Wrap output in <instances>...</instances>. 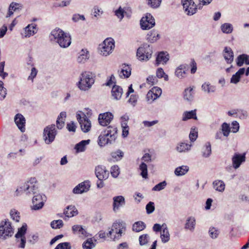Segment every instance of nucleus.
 <instances>
[{"label":"nucleus","mask_w":249,"mask_h":249,"mask_svg":"<svg viewBox=\"0 0 249 249\" xmlns=\"http://www.w3.org/2000/svg\"><path fill=\"white\" fill-rule=\"evenodd\" d=\"M245 154H240L235 153L232 158L233 167L236 169L239 168L241 163L245 161Z\"/></svg>","instance_id":"nucleus-15"},{"label":"nucleus","mask_w":249,"mask_h":249,"mask_svg":"<svg viewBox=\"0 0 249 249\" xmlns=\"http://www.w3.org/2000/svg\"><path fill=\"white\" fill-rule=\"evenodd\" d=\"M181 2L188 15H193L196 13L197 8L193 0H181Z\"/></svg>","instance_id":"nucleus-10"},{"label":"nucleus","mask_w":249,"mask_h":249,"mask_svg":"<svg viewBox=\"0 0 249 249\" xmlns=\"http://www.w3.org/2000/svg\"><path fill=\"white\" fill-rule=\"evenodd\" d=\"M76 119L80 124L82 130L86 133L89 132L91 128L90 121L84 113L79 111L76 113Z\"/></svg>","instance_id":"nucleus-8"},{"label":"nucleus","mask_w":249,"mask_h":249,"mask_svg":"<svg viewBox=\"0 0 249 249\" xmlns=\"http://www.w3.org/2000/svg\"><path fill=\"white\" fill-rule=\"evenodd\" d=\"M190 119H194L195 120L197 119L196 110H191L190 111H186L183 113L182 118L183 121H186Z\"/></svg>","instance_id":"nucleus-41"},{"label":"nucleus","mask_w":249,"mask_h":249,"mask_svg":"<svg viewBox=\"0 0 249 249\" xmlns=\"http://www.w3.org/2000/svg\"><path fill=\"white\" fill-rule=\"evenodd\" d=\"M220 29L223 33L228 34L232 33L233 26L231 23H225L221 25Z\"/></svg>","instance_id":"nucleus-43"},{"label":"nucleus","mask_w":249,"mask_h":249,"mask_svg":"<svg viewBox=\"0 0 249 249\" xmlns=\"http://www.w3.org/2000/svg\"><path fill=\"white\" fill-rule=\"evenodd\" d=\"M160 38V35L158 32L153 30L150 31L146 35V40L150 43H154L156 42Z\"/></svg>","instance_id":"nucleus-22"},{"label":"nucleus","mask_w":249,"mask_h":249,"mask_svg":"<svg viewBox=\"0 0 249 249\" xmlns=\"http://www.w3.org/2000/svg\"><path fill=\"white\" fill-rule=\"evenodd\" d=\"M110 174L114 178L118 177L120 174V169L118 165L112 166L110 169Z\"/></svg>","instance_id":"nucleus-54"},{"label":"nucleus","mask_w":249,"mask_h":249,"mask_svg":"<svg viewBox=\"0 0 249 249\" xmlns=\"http://www.w3.org/2000/svg\"><path fill=\"white\" fill-rule=\"evenodd\" d=\"M103 132L107 135V136L108 137L110 136V139L112 140L114 142H115L117 137V127L113 126H109L107 127L106 129Z\"/></svg>","instance_id":"nucleus-16"},{"label":"nucleus","mask_w":249,"mask_h":249,"mask_svg":"<svg viewBox=\"0 0 249 249\" xmlns=\"http://www.w3.org/2000/svg\"><path fill=\"white\" fill-rule=\"evenodd\" d=\"M220 130L222 131L223 135L227 137L231 132V128L229 124L226 123H223L221 125Z\"/></svg>","instance_id":"nucleus-46"},{"label":"nucleus","mask_w":249,"mask_h":249,"mask_svg":"<svg viewBox=\"0 0 249 249\" xmlns=\"http://www.w3.org/2000/svg\"><path fill=\"white\" fill-rule=\"evenodd\" d=\"M71 246L69 242H63L58 244L54 249H71Z\"/></svg>","instance_id":"nucleus-57"},{"label":"nucleus","mask_w":249,"mask_h":249,"mask_svg":"<svg viewBox=\"0 0 249 249\" xmlns=\"http://www.w3.org/2000/svg\"><path fill=\"white\" fill-rule=\"evenodd\" d=\"M162 0H147V4L153 8H158Z\"/></svg>","instance_id":"nucleus-52"},{"label":"nucleus","mask_w":249,"mask_h":249,"mask_svg":"<svg viewBox=\"0 0 249 249\" xmlns=\"http://www.w3.org/2000/svg\"><path fill=\"white\" fill-rule=\"evenodd\" d=\"M36 25L35 24H29L25 28V32L26 37H30L36 33Z\"/></svg>","instance_id":"nucleus-34"},{"label":"nucleus","mask_w":249,"mask_h":249,"mask_svg":"<svg viewBox=\"0 0 249 249\" xmlns=\"http://www.w3.org/2000/svg\"><path fill=\"white\" fill-rule=\"evenodd\" d=\"M139 169L141 170V175L142 176V177L144 178H148V175H147V165L144 162H142L139 166Z\"/></svg>","instance_id":"nucleus-49"},{"label":"nucleus","mask_w":249,"mask_h":249,"mask_svg":"<svg viewBox=\"0 0 249 249\" xmlns=\"http://www.w3.org/2000/svg\"><path fill=\"white\" fill-rule=\"evenodd\" d=\"M14 121L18 128L22 132L25 131V119L24 116L19 113L17 114L14 118Z\"/></svg>","instance_id":"nucleus-17"},{"label":"nucleus","mask_w":249,"mask_h":249,"mask_svg":"<svg viewBox=\"0 0 249 249\" xmlns=\"http://www.w3.org/2000/svg\"><path fill=\"white\" fill-rule=\"evenodd\" d=\"M189 167L186 165L179 166L175 169V174L177 176H181L186 174L189 171Z\"/></svg>","instance_id":"nucleus-38"},{"label":"nucleus","mask_w":249,"mask_h":249,"mask_svg":"<svg viewBox=\"0 0 249 249\" xmlns=\"http://www.w3.org/2000/svg\"><path fill=\"white\" fill-rule=\"evenodd\" d=\"M89 142V140H83L75 145V149L77 152H83L85 151L86 145H88Z\"/></svg>","instance_id":"nucleus-42"},{"label":"nucleus","mask_w":249,"mask_h":249,"mask_svg":"<svg viewBox=\"0 0 249 249\" xmlns=\"http://www.w3.org/2000/svg\"><path fill=\"white\" fill-rule=\"evenodd\" d=\"M95 245L93 242L91 238H89L85 241L82 245L83 249H92L95 247Z\"/></svg>","instance_id":"nucleus-51"},{"label":"nucleus","mask_w":249,"mask_h":249,"mask_svg":"<svg viewBox=\"0 0 249 249\" xmlns=\"http://www.w3.org/2000/svg\"><path fill=\"white\" fill-rule=\"evenodd\" d=\"M114 47V40L111 38H107L99 45V48L101 54L106 56L112 52Z\"/></svg>","instance_id":"nucleus-6"},{"label":"nucleus","mask_w":249,"mask_h":249,"mask_svg":"<svg viewBox=\"0 0 249 249\" xmlns=\"http://www.w3.org/2000/svg\"><path fill=\"white\" fill-rule=\"evenodd\" d=\"M146 98L147 101L151 103L158 98L157 96H156V95L154 94V92L150 90L146 95Z\"/></svg>","instance_id":"nucleus-59"},{"label":"nucleus","mask_w":249,"mask_h":249,"mask_svg":"<svg viewBox=\"0 0 249 249\" xmlns=\"http://www.w3.org/2000/svg\"><path fill=\"white\" fill-rule=\"evenodd\" d=\"M43 197H45V196H43ZM43 205V196L37 193V194L34 195L33 198L31 209L34 210H38L41 209Z\"/></svg>","instance_id":"nucleus-11"},{"label":"nucleus","mask_w":249,"mask_h":249,"mask_svg":"<svg viewBox=\"0 0 249 249\" xmlns=\"http://www.w3.org/2000/svg\"><path fill=\"white\" fill-rule=\"evenodd\" d=\"M66 117V112H61L59 115L58 116L57 120H56V126L58 129H61L64 125V121L63 120V118H65Z\"/></svg>","instance_id":"nucleus-39"},{"label":"nucleus","mask_w":249,"mask_h":249,"mask_svg":"<svg viewBox=\"0 0 249 249\" xmlns=\"http://www.w3.org/2000/svg\"><path fill=\"white\" fill-rule=\"evenodd\" d=\"M21 8L22 5L20 4L12 2L9 5L8 11L6 16V18L10 17L13 14L14 12H15L18 10L21 9Z\"/></svg>","instance_id":"nucleus-27"},{"label":"nucleus","mask_w":249,"mask_h":249,"mask_svg":"<svg viewBox=\"0 0 249 249\" xmlns=\"http://www.w3.org/2000/svg\"><path fill=\"white\" fill-rule=\"evenodd\" d=\"M95 173L96 177L99 180L107 179L109 177V171L106 167L102 165H98L95 167Z\"/></svg>","instance_id":"nucleus-12"},{"label":"nucleus","mask_w":249,"mask_h":249,"mask_svg":"<svg viewBox=\"0 0 249 249\" xmlns=\"http://www.w3.org/2000/svg\"><path fill=\"white\" fill-rule=\"evenodd\" d=\"M51 41L57 42L62 48H67L71 43V36L60 29L53 30L49 36Z\"/></svg>","instance_id":"nucleus-1"},{"label":"nucleus","mask_w":249,"mask_h":249,"mask_svg":"<svg viewBox=\"0 0 249 249\" xmlns=\"http://www.w3.org/2000/svg\"><path fill=\"white\" fill-rule=\"evenodd\" d=\"M152 53V47L146 44L138 49L137 56L140 60L147 61L151 57Z\"/></svg>","instance_id":"nucleus-7"},{"label":"nucleus","mask_w":249,"mask_h":249,"mask_svg":"<svg viewBox=\"0 0 249 249\" xmlns=\"http://www.w3.org/2000/svg\"><path fill=\"white\" fill-rule=\"evenodd\" d=\"M89 58L88 51L83 49L79 53L77 60L78 63H84Z\"/></svg>","instance_id":"nucleus-37"},{"label":"nucleus","mask_w":249,"mask_h":249,"mask_svg":"<svg viewBox=\"0 0 249 249\" xmlns=\"http://www.w3.org/2000/svg\"><path fill=\"white\" fill-rule=\"evenodd\" d=\"M149 236L147 234H143L139 237V242L141 246L146 245L148 242Z\"/></svg>","instance_id":"nucleus-60"},{"label":"nucleus","mask_w":249,"mask_h":249,"mask_svg":"<svg viewBox=\"0 0 249 249\" xmlns=\"http://www.w3.org/2000/svg\"><path fill=\"white\" fill-rule=\"evenodd\" d=\"M195 218L193 216H190L186 220V222L185 225V228L192 231L195 229Z\"/></svg>","instance_id":"nucleus-33"},{"label":"nucleus","mask_w":249,"mask_h":249,"mask_svg":"<svg viewBox=\"0 0 249 249\" xmlns=\"http://www.w3.org/2000/svg\"><path fill=\"white\" fill-rule=\"evenodd\" d=\"M11 217L13 220H15L16 222H18L20 219L19 213L15 209H12L10 211Z\"/></svg>","instance_id":"nucleus-55"},{"label":"nucleus","mask_w":249,"mask_h":249,"mask_svg":"<svg viewBox=\"0 0 249 249\" xmlns=\"http://www.w3.org/2000/svg\"><path fill=\"white\" fill-rule=\"evenodd\" d=\"M162 231L161 232L160 237L162 242L166 243L170 239V234L167 227L165 224H163L162 225Z\"/></svg>","instance_id":"nucleus-31"},{"label":"nucleus","mask_w":249,"mask_h":249,"mask_svg":"<svg viewBox=\"0 0 249 249\" xmlns=\"http://www.w3.org/2000/svg\"><path fill=\"white\" fill-rule=\"evenodd\" d=\"M213 187L215 190L220 192H223L225 190V184L221 180H216L213 182Z\"/></svg>","instance_id":"nucleus-36"},{"label":"nucleus","mask_w":249,"mask_h":249,"mask_svg":"<svg viewBox=\"0 0 249 249\" xmlns=\"http://www.w3.org/2000/svg\"><path fill=\"white\" fill-rule=\"evenodd\" d=\"M57 131L54 124H51L45 127L43 130V139L46 144L51 143L55 138Z\"/></svg>","instance_id":"nucleus-5"},{"label":"nucleus","mask_w":249,"mask_h":249,"mask_svg":"<svg viewBox=\"0 0 249 249\" xmlns=\"http://www.w3.org/2000/svg\"><path fill=\"white\" fill-rule=\"evenodd\" d=\"M90 183L89 181H85L79 183L73 189V193L75 194H82L87 192L89 190L90 188Z\"/></svg>","instance_id":"nucleus-13"},{"label":"nucleus","mask_w":249,"mask_h":249,"mask_svg":"<svg viewBox=\"0 0 249 249\" xmlns=\"http://www.w3.org/2000/svg\"><path fill=\"white\" fill-rule=\"evenodd\" d=\"M187 69L185 65H180L176 70L175 75L179 79H182L186 76Z\"/></svg>","instance_id":"nucleus-25"},{"label":"nucleus","mask_w":249,"mask_h":249,"mask_svg":"<svg viewBox=\"0 0 249 249\" xmlns=\"http://www.w3.org/2000/svg\"><path fill=\"white\" fill-rule=\"evenodd\" d=\"M193 88H189L185 89L184 92V99L188 101H191L194 97Z\"/></svg>","instance_id":"nucleus-40"},{"label":"nucleus","mask_w":249,"mask_h":249,"mask_svg":"<svg viewBox=\"0 0 249 249\" xmlns=\"http://www.w3.org/2000/svg\"><path fill=\"white\" fill-rule=\"evenodd\" d=\"M202 156L204 158H208L212 153L211 145L209 142H207L203 146L201 150Z\"/></svg>","instance_id":"nucleus-35"},{"label":"nucleus","mask_w":249,"mask_h":249,"mask_svg":"<svg viewBox=\"0 0 249 249\" xmlns=\"http://www.w3.org/2000/svg\"><path fill=\"white\" fill-rule=\"evenodd\" d=\"M167 183L165 181L160 182L155 185L153 188L152 190L154 191H160L163 190L166 186Z\"/></svg>","instance_id":"nucleus-58"},{"label":"nucleus","mask_w":249,"mask_h":249,"mask_svg":"<svg viewBox=\"0 0 249 249\" xmlns=\"http://www.w3.org/2000/svg\"><path fill=\"white\" fill-rule=\"evenodd\" d=\"M27 229V224L26 223H24L22 227L18 229V231L15 235L16 239H18L19 237H25L24 235L26 232Z\"/></svg>","instance_id":"nucleus-45"},{"label":"nucleus","mask_w":249,"mask_h":249,"mask_svg":"<svg viewBox=\"0 0 249 249\" xmlns=\"http://www.w3.org/2000/svg\"><path fill=\"white\" fill-rule=\"evenodd\" d=\"M145 228V225L143 222L138 221L135 222L133 225V230L136 232L142 231Z\"/></svg>","instance_id":"nucleus-48"},{"label":"nucleus","mask_w":249,"mask_h":249,"mask_svg":"<svg viewBox=\"0 0 249 249\" xmlns=\"http://www.w3.org/2000/svg\"><path fill=\"white\" fill-rule=\"evenodd\" d=\"M63 225V222L62 220H53L51 223V227L53 229H60Z\"/></svg>","instance_id":"nucleus-56"},{"label":"nucleus","mask_w":249,"mask_h":249,"mask_svg":"<svg viewBox=\"0 0 249 249\" xmlns=\"http://www.w3.org/2000/svg\"><path fill=\"white\" fill-rule=\"evenodd\" d=\"M192 144L181 142L177 144L176 149L179 153L187 152L191 150Z\"/></svg>","instance_id":"nucleus-26"},{"label":"nucleus","mask_w":249,"mask_h":249,"mask_svg":"<svg viewBox=\"0 0 249 249\" xmlns=\"http://www.w3.org/2000/svg\"><path fill=\"white\" fill-rule=\"evenodd\" d=\"M72 231L74 234H78L80 237L84 238L89 236V233L81 225L73 226Z\"/></svg>","instance_id":"nucleus-18"},{"label":"nucleus","mask_w":249,"mask_h":249,"mask_svg":"<svg viewBox=\"0 0 249 249\" xmlns=\"http://www.w3.org/2000/svg\"><path fill=\"white\" fill-rule=\"evenodd\" d=\"M140 25L142 30H149L155 26V19L150 14L147 13L141 19Z\"/></svg>","instance_id":"nucleus-9"},{"label":"nucleus","mask_w":249,"mask_h":249,"mask_svg":"<svg viewBox=\"0 0 249 249\" xmlns=\"http://www.w3.org/2000/svg\"><path fill=\"white\" fill-rule=\"evenodd\" d=\"M231 131L233 133H236L239 129V124L236 121H233L231 123V126L230 127Z\"/></svg>","instance_id":"nucleus-62"},{"label":"nucleus","mask_w":249,"mask_h":249,"mask_svg":"<svg viewBox=\"0 0 249 249\" xmlns=\"http://www.w3.org/2000/svg\"><path fill=\"white\" fill-rule=\"evenodd\" d=\"M169 60V56L166 53L161 52L159 53L157 56L156 64L158 66L160 64H165Z\"/></svg>","instance_id":"nucleus-21"},{"label":"nucleus","mask_w":249,"mask_h":249,"mask_svg":"<svg viewBox=\"0 0 249 249\" xmlns=\"http://www.w3.org/2000/svg\"><path fill=\"white\" fill-rule=\"evenodd\" d=\"M114 142L111 140L107 135L102 132L99 136L98 140V144L100 147L105 146L107 144H112Z\"/></svg>","instance_id":"nucleus-20"},{"label":"nucleus","mask_w":249,"mask_h":249,"mask_svg":"<svg viewBox=\"0 0 249 249\" xmlns=\"http://www.w3.org/2000/svg\"><path fill=\"white\" fill-rule=\"evenodd\" d=\"M220 233L219 230L214 227H211L209 230L210 236L213 239H216L218 237Z\"/></svg>","instance_id":"nucleus-47"},{"label":"nucleus","mask_w":249,"mask_h":249,"mask_svg":"<svg viewBox=\"0 0 249 249\" xmlns=\"http://www.w3.org/2000/svg\"><path fill=\"white\" fill-rule=\"evenodd\" d=\"M244 63L247 65L249 64V55L246 54L239 55L236 59L237 65L241 67Z\"/></svg>","instance_id":"nucleus-30"},{"label":"nucleus","mask_w":249,"mask_h":249,"mask_svg":"<svg viewBox=\"0 0 249 249\" xmlns=\"http://www.w3.org/2000/svg\"><path fill=\"white\" fill-rule=\"evenodd\" d=\"M122 69L119 73L120 77L128 78L131 75V69L130 66L125 64L123 65Z\"/></svg>","instance_id":"nucleus-29"},{"label":"nucleus","mask_w":249,"mask_h":249,"mask_svg":"<svg viewBox=\"0 0 249 249\" xmlns=\"http://www.w3.org/2000/svg\"><path fill=\"white\" fill-rule=\"evenodd\" d=\"M94 81V74L89 71H86L80 74L77 85L80 90L87 91L91 88Z\"/></svg>","instance_id":"nucleus-3"},{"label":"nucleus","mask_w":249,"mask_h":249,"mask_svg":"<svg viewBox=\"0 0 249 249\" xmlns=\"http://www.w3.org/2000/svg\"><path fill=\"white\" fill-rule=\"evenodd\" d=\"M113 207L114 211L118 210L121 206L125 204V199L124 197L122 196H115L113 198Z\"/></svg>","instance_id":"nucleus-19"},{"label":"nucleus","mask_w":249,"mask_h":249,"mask_svg":"<svg viewBox=\"0 0 249 249\" xmlns=\"http://www.w3.org/2000/svg\"><path fill=\"white\" fill-rule=\"evenodd\" d=\"M125 230V224L123 222H116L113 224L111 229L107 234L113 240L119 239L123 231Z\"/></svg>","instance_id":"nucleus-4"},{"label":"nucleus","mask_w":249,"mask_h":249,"mask_svg":"<svg viewBox=\"0 0 249 249\" xmlns=\"http://www.w3.org/2000/svg\"><path fill=\"white\" fill-rule=\"evenodd\" d=\"M197 138V132L195 130V129H191L190 135L189 138L191 142H193Z\"/></svg>","instance_id":"nucleus-63"},{"label":"nucleus","mask_w":249,"mask_h":249,"mask_svg":"<svg viewBox=\"0 0 249 249\" xmlns=\"http://www.w3.org/2000/svg\"><path fill=\"white\" fill-rule=\"evenodd\" d=\"M202 89L204 91L210 93L215 91V87L209 83L205 82L202 85Z\"/></svg>","instance_id":"nucleus-44"},{"label":"nucleus","mask_w":249,"mask_h":249,"mask_svg":"<svg viewBox=\"0 0 249 249\" xmlns=\"http://www.w3.org/2000/svg\"><path fill=\"white\" fill-rule=\"evenodd\" d=\"M245 72V68H240L236 73L233 74L231 79V83L236 84L240 80L241 77Z\"/></svg>","instance_id":"nucleus-28"},{"label":"nucleus","mask_w":249,"mask_h":249,"mask_svg":"<svg viewBox=\"0 0 249 249\" xmlns=\"http://www.w3.org/2000/svg\"><path fill=\"white\" fill-rule=\"evenodd\" d=\"M64 214L68 217H71L78 214V211L74 206H69L64 212Z\"/></svg>","instance_id":"nucleus-32"},{"label":"nucleus","mask_w":249,"mask_h":249,"mask_svg":"<svg viewBox=\"0 0 249 249\" xmlns=\"http://www.w3.org/2000/svg\"><path fill=\"white\" fill-rule=\"evenodd\" d=\"M146 210L148 214L152 213L155 210L154 202H149L146 206Z\"/></svg>","instance_id":"nucleus-61"},{"label":"nucleus","mask_w":249,"mask_h":249,"mask_svg":"<svg viewBox=\"0 0 249 249\" xmlns=\"http://www.w3.org/2000/svg\"><path fill=\"white\" fill-rule=\"evenodd\" d=\"M113 118V115L110 112L100 114L98 117L99 123L101 125L107 126L110 123Z\"/></svg>","instance_id":"nucleus-14"},{"label":"nucleus","mask_w":249,"mask_h":249,"mask_svg":"<svg viewBox=\"0 0 249 249\" xmlns=\"http://www.w3.org/2000/svg\"><path fill=\"white\" fill-rule=\"evenodd\" d=\"M124 11L120 7L118 9L115 11V15L121 20L124 17Z\"/></svg>","instance_id":"nucleus-64"},{"label":"nucleus","mask_w":249,"mask_h":249,"mask_svg":"<svg viewBox=\"0 0 249 249\" xmlns=\"http://www.w3.org/2000/svg\"><path fill=\"white\" fill-rule=\"evenodd\" d=\"M223 55L227 63L231 64L233 61V53L230 47H226L224 50Z\"/></svg>","instance_id":"nucleus-24"},{"label":"nucleus","mask_w":249,"mask_h":249,"mask_svg":"<svg viewBox=\"0 0 249 249\" xmlns=\"http://www.w3.org/2000/svg\"><path fill=\"white\" fill-rule=\"evenodd\" d=\"M124 152L120 149L117 150L116 151L111 152V156L112 158L116 160H120L124 157Z\"/></svg>","instance_id":"nucleus-50"},{"label":"nucleus","mask_w":249,"mask_h":249,"mask_svg":"<svg viewBox=\"0 0 249 249\" xmlns=\"http://www.w3.org/2000/svg\"><path fill=\"white\" fill-rule=\"evenodd\" d=\"M157 76L159 78H164L165 81L168 80V76L165 73L163 69L161 68H158L156 72Z\"/></svg>","instance_id":"nucleus-53"},{"label":"nucleus","mask_w":249,"mask_h":249,"mask_svg":"<svg viewBox=\"0 0 249 249\" xmlns=\"http://www.w3.org/2000/svg\"><path fill=\"white\" fill-rule=\"evenodd\" d=\"M38 191L37 180L35 178H31L24 184L19 186L16 192L17 195L22 193L30 196L37 194Z\"/></svg>","instance_id":"nucleus-2"},{"label":"nucleus","mask_w":249,"mask_h":249,"mask_svg":"<svg viewBox=\"0 0 249 249\" xmlns=\"http://www.w3.org/2000/svg\"><path fill=\"white\" fill-rule=\"evenodd\" d=\"M123 89L117 85H114L112 87L111 90V94L113 98L115 100H119L121 99L123 94Z\"/></svg>","instance_id":"nucleus-23"}]
</instances>
